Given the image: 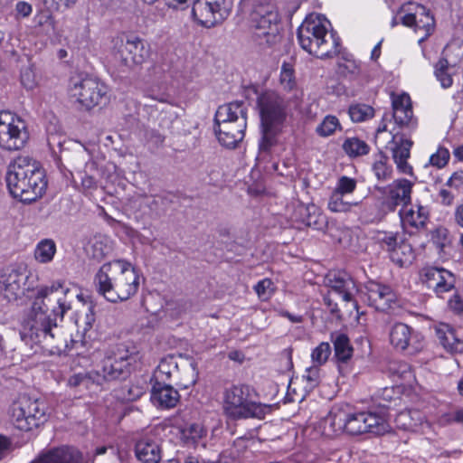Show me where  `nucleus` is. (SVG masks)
<instances>
[{
	"instance_id": "1",
	"label": "nucleus",
	"mask_w": 463,
	"mask_h": 463,
	"mask_svg": "<svg viewBox=\"0 0 463 463\" xmlns=\"http://www.w3.org/2000/svg\"><path fill=\"white\" fill-rule=\"evenodd\" d=\"M70 293L71 289L62 280L38 287L23 323L24 335L38 343L53 339L58 320L62 321L71 308V301L68 298Z\"/></svg>"
},
{
	"instance_id": "2",
	"label": "nucleus",
	"mask_w": 463,
	"mask_h": 463,
	"mask_svg": "<svg viewBox=\"0 0 463 463\" xmlns=\"http://www.w3.org/2000/svg\"><path fill=\"white\" fill-rule=\"evenodd\" d=\"M5 179L12 196L26 203L41 198L47 187L40 163L27 156H18L9 165Z\"/></svg>"
},
{
	"instance_id": "3",
	"label": "nucleus",
	"mask_w": 463,
	"mask_h": 463,
	"mask_svg": "<svg viewBox=\"0 0 463 463\" xmlns=\"http://www.w3.org/2000/svg\"><path fill=\"white\" fill-rule=\"evenodd\" d=\"M97 291L108 301H126L139 288V276L130 263L117 260L103 264L94 278Z\"/></svg>"
},
{
	"instance_id": "4",
	"label": "nucleus",
	"mask_w": 463,
	"mask_h": 463,
	"mask_svg": "<svg viewBox=\"0 0 463 463\" xmlns=\"http://www.w3.org/2000/svg\"><path fill=\"white\" fill-rule=\"evenodd\" d=\"M330 22L321 14H311L298 28L300 47L317 58H330L339 53L340 39L329 33Z\"/></svg>"
},
{
	"instance_id": "5",
	"label": "nucleus",
	"mask_w": 463,
	"mask_h": 463,
	"mask_svg": "<svg viewBox=\"0 0 463 463\" xmlns=\"http://www.w3.org/2000/svg\"><path fill=\"white\" fill-rule=\"evenodd\" d=\"M258 106L262 132L259 146L261 152H268L286 119V104L276 92L266 91L258 98Z\"/></svg>"
},
{
	"instance_id": "6",
	"label": "nucleus",
	"mask_w": 463,
	"mask_h": 463,
	"mask_svg": "<svg viewBox=\"0 0 463 463\" xmlns=\"http://www.w3.org/2000/svg\"><path fill=\"white\" fill-rule=\"evenodd\" d=\"M252 389L246 384H236L223 392V411L232 420L263 419L269 407L253 400Z\"/></svg>"
},
{
	"instance_id": "7",
	"label": "nucleus",
	"mask_w": 463,
	"mask_h": 463,
	"mask_svg": "<svg viewBox=\"0 0 463 463\" xmlns=\"http://www.w3.org/2000/svg\"><path fill=\"white\" fill-rule=\"evenodd\" d=\"M11 419L16 429L23 431L33 430L47 421V405L42 400L23 396L13 403Z\"/></svg>"
},
{
	"instance_id": "8",
	"label": "nucleus",
	"mask_w": 463,
	"mask_h": 463,
	"mask_svg": "<svg viewBox=\"0 0 463 463\" xmlns=\"http://www.w3.org/2000/svg\"><path fill=\"white\" fill-rule=\"evenodd\" d=\"M109 88L96 78H75L71 81L69 96L71 99L87 110L109 101Z\"/></svg>"
},
{
	"instance_id": "9",
	"label": "nucleus",
	"mask_w": 463,
	"mask_h": 463,
	"mask_svg": "<svg viewBox=\"0 0 463 463\" xmlns=\"http://www.w3.org/2000/svg\"><path fill=\"white\" fill-rule=\"evenodd\" d=\"M29 131L24 119L10 111H0V147L17 151L25 146Z\"/></svg>"
},
{
	"instance_id": "10",
	"label": "nucleus",
	"mask_w": 463,
	"mask_h": 463,
	"mask_svg": "<svg viewBox=\"0 0 463 463\" xmlns=\"http://www.w3.org/2000/svg\"><path fill=\"white\" fill-rule=\"evenodd\" d=\"M345 432L356 436L364 433L383 435L391 430L385 417L372 411L346 412L345 411Z\"/></svg>"
},
{
	"instance_id": "11",
	"label": "nucleus",
	"mask_w": 463,
	"mask_h": 463,
	"mask_svg": "<svg viewBox=\"0 0 463 463\" xmlns=\"http://www.w3.org/2000/svg\"><path fill=\"white\" fill-rule=\"evenodd\" d=\"M232 9V0H194L192 15L202 26L212 28L226 20Z\"/></svg>"
},
{
	"instance_id": "12",
	"label": "nucleus",
	"mask_w": 463,
	"mask_h": 463,
	"mask_svg": "<svg viewBox=\"0 0 463 463\" xmlns=\"http://www.w3.org/2000/svg\"><path fill=\"white\" fill-rule=\"evenodd\" d=\"M132 359L124 346H118L117 353L103 359L100 370H93L96 385L101 386L106 382L125 379L129 373L130 360Z\"/></svg>"
},
{
	"instance_id": "13",
	"label": "nucleus",
	"mask_w": 463,
	"mask_h": 463,
	"mask_svg": "<svg viewBox=\"0 0 463 463\" xmlns=\"http://www.w3.org/2000/svg\"><path fill=\"white\" fill-rule=\"evenodd\" d=\"M29 273L23 266H9L0 273V293L9 302L22 298L32 288Z\"/></svg>"
},
{
	"instance_id": "14",
	"label": "nucleus",
	"mask_w": 463,
	"mask_h": 463,
	"mask_svg": "<svg viewBox=\"0 0 463 463\" xmlns=\"http://www.w3.org/2000/svg\"><path fill=\"white\" fill-rule=\"evenodd\" d=\"M419 276L421 284L439 298L455 288V275L450 270L441 267H423L420 270Z\"/></svg>"
},
{
	"instance_id": "15",
	"label": "nucleus",
	"mask_w": 463,
	"mask_h": 463,
	"mask_svg": "<svg viewBox=\"0 0 463 463\" xmlns=\"http://www.w3.org/2000/svg\"><path fill=\"white\" fill-rule=\"evenodd\" d=\"M413 184L407 179H399L383 189L381 211L384 213L394 212L400 205L407 208L411 200Z\"/></svg>"
},
{
	"instance_id": "16",
	"label": "nucleus",
	"mask_w": 463,
	"mask_h": 463,
	"mask_svg": "<svg viewBox=\"0 0 463 463\" xmlns=\"http://www.w3.org/2000/svg\"><path fill=\"white\" fill-rule=\"evenodd\" d=\"M390 341L395 349L408 350L411 354L423 348L421 335L404 323H396L391 327Z\"/></svg>"
},
{
	"instance_id": "17",
	"label": "nucleus",
	"mask_w": 463,
	"mask_h": 463,
	"mask_svg": "<svg viewBox=\"0 0 463 463\" xmlns=\"http://www.w3.org/2000/svg\"><path fill=\"white\" fill-rule=\"evenodd\" d=\"M390 140L387 141L385 148L391 151L394 163L399 171L405 175L412 174V167L408 164L412 142L405 137L404 134L390 131Z\"/></svg>"
},
{
	"instance_id": "18",
	"label": "nucleus",
	"mask_w": 463,
	"mask_h": 463,
	"mask_svg": "<svg viewBox=\"0 0 463 463\" xmlns=\"http://www.w3.org/2000/svg\"><path fill=\"white\" fill-rule=\"evenodd\" d=\"M365 289V301L378 311L387 312L397 305L396 295L389 286L370 281Z\"/></svg>"
},
{
	"instance_id": "19",
	"label": "nucleus",
	"mask_w": 463,
	"mask_h": 463,
	"mask_svg": "<svg viewBox=\"0 0 463 463\" xmlns=\"http://www.w3.org/2000/svg\"><path fill=\"white\" fill-rule=\"evenodd\" d=\"M250 24L252 40L260 46L269 47L279 42V21H271L269 24L268 18L250 16Z\"/></svg>"
},
{
	"instance_id": "20",
	"label": "nucleus",
	"mask_w": 463,
	"mask_h": 463,
	"mask_svg": "<svg viewBox=\"0 0 463 463\" xmlns=\"http://www.w3.org/2000/svg\"><path fill=\"white\" fill-rule=\"evenodd\" d=\"M157 429L143 435L136 443L135 453L142 463H158L162 458L160 439L156 436Z\"/></svg>"
},
{
	"instance_id": "21",
	"label": "nucleus",
	"mask_w": 463,
	"mask_h": 463,
	"mask_svg": "<svg viewBox=\"0 0 463 463\" xmlns=\"http://www.w3.org/2000/svg\"><path fill=\"white\" fill-rule=\"evenodd\" d=\"M248 108L243 101H233L220 106L214 116V123H222L226 130L228 123H237L241 129L247 123Z\"/></svg>"
},
{
	"instance_id": "22",
	"label": "nucleus",
	"mask_w": 463,
	"mask_h": 463,
	"mask_svg": "<svg viewBox=\"0 0 463 463\" xmlns=\"http://www.w3.org/2000/svg\"><path fill=\"white\" fill-rule=\"evenodd\" d=\"M326 284L330 293L337 295L343 301L353 300L356 286L349 274L344 271L329 272L326 277Z\"/></svg>"
},
{
	"instance_id": "23",
	"label": "nucleus",
	"mask_w": 463,
	"mask_h": 463,
	"mask_svg": "<svg viewBox=\"0 0 463 463\" xmlns=\"http://www.w3.org/2000/svg\"><path fill=\"white\" fill-rule=\"evenodd\" d=\"M122 63L127 67L142 64L148 58V49L137 36L128 37L119 50Z\"/></svg>"
},
{
	"instance_id": "24",
	"label": "nucleus",
	"mask_w": 463,
	"mask_h": 463,
	"mask_svg": "<svg viewBox=\"0 0 463 463\" xmlns=\"http://www.w3.org/2000/svg\"><path fill=\"white\" fill-rule=\"evenodd\" d=\"M392 118L401 128L413 129L417 121L413 118L411 98L408 94H402L392 99Z\"/></svg>"
},
{
	"instance_id": "25",
	"label": "nucleus",
	"mask_w": 463,
	"mask_h": 463,
	"mask_svg": "<svg viewBox=\"0 0 463 463\" xmlns=\"http://www.w3.org/2000/svg\"><path fill=\"white\" fill-rule=\"evenodd\" d=\"M180 400L177 390L172 385L156 382L151 391L152 402L161 409H171L176 406Z\"/></svg>"
},
{
	"instance_id": "26",
	"label": "nucleus",
	"mask_w": 463,
	"mask_h": 463,
	"mask_svg": "<svg viewBox=\"0 0 463 463\" xmlns=\"http://www.w3.org/2000/svg\"><path fill=\"white\" fill-rule=\"evenodd\" d=\"M80 452L71 447H60L42 454L32 463H81Z\"/></svg>"
},
{
	"instance_id": "27",
	"label": "nucleus",
	"mask_w": 463,
	"mask_h": 463,
	"mask_svg": "<svg viewBox=\"0 0 463 463\" xmlns=\"http://www.w3.org/2000/svg\"><path fill=\"white\" fill-rule=\"evenodd\" d=\"M227 128L223 130L222 123H214V133L218 138L219 143L227 148H234L242 141L245 136L247 123L244 124L241 129L237 123H228Z\"/></svg>"
},
{
	"instance_id": "28",
	"label": "nucleus",
	"mask_w": 463,
	"mask_h": 463,
	"mask_svg": "<svg viewBox=\"0 0 463 463\" xmlns=\"http://www.w3.org/2000/svg\"><path fill=\"white\" fill-rule=\"evenodd\" d=\"M438 337L443 347L450 353H463V332L443 324L437 329Z\"/></svg>"
},
{
	"instance_id": "29",
	"label": "nucleus",
	"mask_w": 463,
	"mask_h": 463,
	"mask_svg": "<svg viewBox=\"0 0 463 463\" xmlns=\"http://www.w3.org/2000/svg\"><path fill=\"white\" fill-rule=\"evenodd\" d=\"M318 428L322 435L326 437L345 432V411L340 408H333L326 417L320 420Z\"/></svg>"
},
{
	"instance_id": "30",
	"label": "nucleus",
	"mask_w": 463,
	"mask_h": 463,
	"mask_svg": "<svg viewBox=\"0 0 463 463\" xmlns=\"http://www.w3.org/2000/svg\"><path fill=\"white\" fill-rule=\"evenodd\" d=\"M399 214L404 228L412 227L417 230L424 228L429 219L428 209L421 205H417L416 209L414 207L402 208Z\"/></svg>"
},
{
	"instance_id": "31",
	"label": "nucleus",
	"mask_w": 463,
	"mask_h": 463,
	"mask_svg": "<svg viewBox=\"0 0 463 463\" xmlns=\"http://www.w3.org/2000/svg\"><path fill=\"white\" fill-rule=\"evenodd\" d=\"M87 253L94 260H100L111 254L113 250L112 240L105 235H96L86 247Z\"/></svg>"
},
{
	"instance_id": "32",
	"label": "nucleus",
	"mask_w": 463,
	"mask_h": 463,
	"mask_svg": "<svg viewBox=\"0 0 463 463\" xmlns=\"http://www.w3.org/2000/svg\"><path fill=\"white\" fill-rule=\"evenodd\" d=\"M335 357L340 363H347L353 356L354 349L345 334L335 332L331 334Z\"/></svg>"
},
{
	"instance_id": "33",
	"label": "nucleus",
	"mask_w": 463,
	"mask_h": 463,
	"mask_svg": "<svg viewBox=\"0 0 463 463\" xmlns=\"http://www.w3.org/2000/svg\"><path fill=\"white\" fill-rule=\"evenodd\" d=\"M160 200L157 195H138L131 202V207L138 217H144L158 211Z\"/></svg>"
},
{
	"instance_id": "34",
	"label": "nucleus",
	"mask_w": 463,
	"mask_h": 463,
	"mask_svg": "<svg viewBox=\"0 0 463 463\" xmlns=\"http://www.w3.org/2000/svg\"><path fill=\"white\" fill-rule=\"evenodd\" d=\"M456 64H451L445 58H440L435 64L434 74L444 89L450 88L453 84V75L457 73Z\"/></svg>"
},
{
	"instance_id": "35",
	"label": "nucleus",
	"mask_w": 463,
	"mask_h": 463,
	"mask_svg": "<svg viewBox=\"0 0 463 463\" xmlns=\"http://www.w3.org/2000/svg\"><path fill=\"white\" fill-rule=\"evenodd\" d=\"M251 17L268 18L269 24L271 21H280L278 8L269 0H260L252 3Z\"/></svg>"
},
{
	"instance_id": "36",
	"label": "nucleus",
	"mask_w": 463,
	"mask_h": 463,
	"mask_svg": "<svg viewBox=\"0 0 463 463\" xmlns=\"http://www.w3.org/2000/svg\"><path fill=\"white\" fill-rule=\"evenodd\" d=\"M387 370L392 377L402 380L405 383L410 384L414 379L411 365L402 361H391L388 364Z\"/></svg>"
},
{
	"instance_id": "37",
	"label": "nucleus",
	"mask_w": 463,
	"mask_h": 463,
	"mask_svg": "<svg viewBox=\"0 0 463 463\" xmlns=\"http://www.w3.org/2000/svg\"><path fill=\"white\" fill-rule=\"evenodd\" d=\"M56 253V244L52 239L39 241L34 250V258L40 263H49Z\"/></svg>"
},
{
	"instance_id": "38",
	"label": "nucleus",
	"mask_w": 463,
	"mask_h": 463,
	"mask_svg": "<svg viewBox=\"0 0 463 463\" xmlns=\"http://www.w3.org/2000/svg\"><path fill=\"white\" fill-rule=\"evenodd\" d=\"M177 374L178 367L175 358H164L160 361L156 371V382L163 383L166 380H170L172 377H175Z\"/></svg>"
},
{
	"instance_id": "39",
	"label": "nucleus",
	"mask_w": 463,
	"mask_h": 463,
	"mask_svg": "<svg viewBox=\"0 0 463 463\" xmlns=\"http://www.w3.org/2000/svg\"><path fill=\"white\" fill-rule=\"evenodd\" d=\"M345 196L333 190L328 198L327 208L332 213H348L352 208L359 204L358 202H349L345 200Z\"/></svg>"
},
{
	"instance_id": "40",
	"label": "nucleus",
	"mask_w": 463,
	"mask_h": 463,
	"mask_svg": "<svg viewBox=\"0 0 463 463\" xmlns=\"http://www.w3.org/2000/svg\"><path fill=\"white\" fill-rule=\"evenodd\" d=\"M343 150L350 157H357L367 155L370 151V146L366 142L358 137H348L343 143Z\"/></svg>"
},
{
	"instance_id": "41",
	"label": "nucleus",
	"mask_w": 463,
	"mask_h": 463,
	"mask_svg": "<svg viewBox=\"0 0 463 463\" xmlns=\"http://www.w3.org/2000/svg\"><path fill=\"white\" fill-rule=\"evenodd\" d=\"M395 421L400 428L413 430L421 422V415L418 411H403L397 415Z\"/></svg>"
},
{
	"instance_id": "42",
	"label": "nucleus",
	"mask_w": 463,
	"mask_h": 463,
	"mask_svg": "<svg viewBox=\"0 0 463 463\" xmlns=\"http://www.w3.org/2000/svg\"><path fill=\"white\" fill-rule=\"evenodd\" d=\"M304 210L307 213V216L303 222L307 226L315 230H323L325 228L326 223V217L315 204L307 205Z\"/></svg>"
},
{
	"instance_id": "43",
	"label": "nucleus",
	"mask_w": 463,
	"mask_h": 463,
	"mask_svg": "<svg viewBox=\"0 0 463 463\" xmlns=\"http://www.w3.org/2000/svg\"><path fill=\"white\" fill-rule=\"evenodd\" d=\"M412 257L413 251L411 246L403 241H400L398 247H396L390 255L391 260L400 267L410 263Z\"/></svg>"
},
{
	"instance_id": "44",
	"label": "nucleus",
	"mask_w": 463,
	"mask_h": 463,
	"mask_svg": "<svg viewBox=\"0 0 463 463\" xmlns=\"http://www.w3.org/2000/svg\"><path fill=\"white\" fill-rule=\"evenodd\" d=\"M417 11L419 12V19L416 22V31L424 30L425 35L420 39L421 43L426 37H428L434 29V18L430 14L429 11L423 5H417Z\"/></svg>"
},
{
	"instance_id": "45",
	"label": "nucleus",
	"mask_w": 463,
	"mask_h": 463,
	"mask_svg": "<svg viewBox=\"0 0 463 463\" xmlns=\"http://www.w3.org/2000/svg\"><path fill=\"white\" fill-rule=\"evenodd\" d=\"M336 130H342L339 119L333 115H327L322 122L317 127V133L322 137L332 136Z\"/></svg>"
},
{
	"instance_id": "46",
	"label": "nucleus",
	"mask_w": 463,
	"mask_h": 463,
	"mask_svg": "<svg viewBox=\"0 0 463 463\" xmlns=\"http://www.w3.org/2000/svg\"><path fill=\"white\" fill-rule=\"evenodd\" d=\"M375 239L381 247L389 252V255L394 250L402 241L397 232H378Z\"/></svg>"
},
{
	"instance_id": "47",
	"label": "nucleus",
	"mask_w": 463,
	"mask_h": 463,
	"mask_svg": "<svg viewBox=\"0 0 463 463\" xmlns=\"http://www.w3.org/2000/svg\"><path fill=\"white\" fill-rule=\"evenodd\" d=\"M181 434L186 442L195 443L206 434V430L202 424L194 422L185 424L181 429Z\"/></svg>"
},
{
	"instance_id": "48",
	"label": "nucleus",
	"mask_w": 463,
	"mask_h": 463,
	"mask_svg": "<svg viewBox=\"0 0 463 463\" xmlns=\"http://www.w3.org/2000/svg\"><path fill=\"white\" fill-rule=\"evenodd\" d=\"M373 109L365 104H354L348 109L350 118L354 122H363L373 117Z\"/></svg>"
},
{
	"instance_id": "49",
	"label": "nucleus",
	"mask_w": 463,
	"mask_h": 463,
	"mask_svg": "<svg viewBox=\"0 0 463 463\" xmlns=\"http://www.w3.org/2000/svg\"><path fill=\"white\" fill-rule=\"evenodd\" d=\"M254 290L260 300L267 301L275 293L276 287L270 279L266 278L254 286Z\"/></svg>"
},
{
	"instance_id": "50",
	"label": "nucleus",
	"mask_w": 463,
	"mask_h": 463,
	"mask_svg": "<svg viewBox=\"0 0 463 463\" xmlns=\"http://www.w3.org/2000/svg\"><path fill=\"white\" fill-rule=\"evenodd\" d=\"M96 169H97L96 163L90 159L85 163L84 171L80 172V179H81V186L84 189H86V190L94 189L97 186L96 178L93 175L89 174V172L91 173L92 171H95Z\"/></svg>"
},
{
	"instance_id": "51",
	"label": "nucleus",
	"mask_w": 463,
	"mask_h": 463,
	"mask_svg": "<svg viewBox=\"0 0 463 463\" xmlns=\"http://www.w3.org/2000/svg\"><path fill=\"white\" fill-rule=\"evenodd\" d=\"M331 351L329 343H320L311 353L312 362L317 366L326 364L331 354Z\"/></svg>"
},
{
	"instance_id": "52",
	"label": "nucleus",
	"mask_w": 463,
	"mask_h": 463,
	"mask_svg": "<svg viewBox=\"0 0 463 463\" xmlns=\"http://www.w3.org/2000/svg\"><path fill=\"white\" fill-rule=\"evenodd\" d=\"M68 383L72 387L83 385L85 388L90 389L92 385H96L94 372L75 373L70 377Z\"/></svg>"
},
{
	"instance_id": "53",
	"label": "nucleus",
	"mask_w": 463,
	"mask_h": 463,
	"mask_svg": "<svg viewBox=\"0 0 463 463\" xmlns=\"http://www.w3.org/2000/svg\"><path fill=\"white\" fill-rule=\"evenodd\" d=\"M357 182L355 179L346 175H342L337 179L334 191L348 195L353 194L356 189Z\"/></svg>"
},
{
	"instance_id": "54",
	"label": "nucleus",
	"mask_w": 463,
	"mask_h": 463,
	"mask_svg": "<svg viewBox=\"0 0 463 463\" xmlns=\"http://www.w3.org/2000/svg\"><path fill=\"white\" fill-rule=\"evenodd\" d=\"M302 380L306 382L305 389L311 391L317 387L320 382V368L313 365L307 368L302 376Z\"/></svg>"
},
{
	"instance_id": "55",
	"label": "nucleus",
	"mask_w": 463,
	"mask_h": 463,
	"mask_svg": "<svg viewBox=\"0 0 463 463\" xmlns=\"http://www.w3.org/2000/svg\"><path fill=\"white\" fill-rule=\"evenodd\" d=\"M280 84L287 90H292L296 86L294 70L288 63H283L281 67Z\"/></svg>"
},
{
	"instance_id": "56",
	"label": "nucleus",
	"mask_w": 463,
	"mask_h": 463,
	"mask_svg": "<svg viewBox=\"0 0 463 463\" xmlns=\"http://www.w3.org/2000/svg\"><path fill=\"white\" fill-rule=\"evenodd\" d=\"M450 153L448 148L439 146L436 153L430 156V164L437 168H442L449 163Z\"/></svg>"
},
{
	"instance_id": "57",
	"label": "nucleus",
	"mask_w": 463,
	"mask_h": 463,
	"mask_svg": "<svg viewBox=\"0 0 463 463\" xmlns=\"http://www.w3.org/2000/svg\"><path fill=\"white\" fill-rule=\"evenodd\" d=\"M431 241L437 248L442 250L446 245L450 243L449 231L444 227L434 229L431 232Z\"/></svg>"
},
{
	"instance_id": "58",
	"label": "nucleus",
	"mask_w": 463,
	"mask_h": 463,
	"mask_svg": "<svg viewBox=\"0 0 463 463\" xmlns=\"http://www.w3.org/2000/svg\"><path fill=\"white\" fill-rule=\"evenodd\" d=\"M43 6L50 12H57L61 9L72 7L77 0H40Z\"/></svg>"
},
{
	"instance_id": "59",
	"label": "nucleus",
	"mask_w": 463,
	"mask_h": 463,
	"mask_svg": "<svg viewBox=\"0 0 463 463\" xmlns=\"http://www.w3.org/2000/svg\"><path fill=\"white\" fill-rule=\"evenodd\" d=\"M373 171L379 180H387L391 178L392 168L383 160L377 161L373 165Z\"/></svg>"
},
{
	"instance_id": "60",
	"label": "nucleus",
	"mask_w": 463,
	"mask_h": 463,
	"mask_svg": "<svg viewBox=\"0 0 463 463\" xmlns=\"http://www.w3.org/2000/svg\"><path fill=\"white\" fill-rule=\"evenodd\" d=\"M21 82L24 88L28 90H32L35 87V76L33 70L29 67H26L21 71Z\"/></svg>"
},
{
	"instance_id": "61",
	"label": "nucleus",
	"mask_w": 463,
	"mask_h": 463,
	"mask_svg": "<svg viewBox=\"0 0 463 463\" xmlns=\"http://www.w3.org/2000/svg\"><path fill=\"white\" fill-rule=\"evenodd\" d=\"M32 5L24 1H19L15 5V13L19 17H27L32 14Z\"/></svg>"
},
{
	"instance_id": "62",
	"label": "nucleus",
	"mask_w": 463,
	"mask_h": 463,
	"mask_svg": "<svg viewBox=\"0 0 463 463\" xmlns=\"http://www.w3.org/2000/svg\"><path fill=\"white\" fill-rule=\"evenodd\" d=\"M448 305L453 312L457 314L463 313V298L458 295H454L453 298L449 300Z\"/></svg>"
},
{
	"instance_id": "63",
	"label": "nucleus",
	"mask_w": 463,
	"mask_h": 463,
	"mask_svg": "<svg viewBox=\"0 0 463 463\" xmlns=\"http://www.w3.org/2000/svg\"><path fill=\"white\" fill-rule=\"evenodd\" d=\"M419 19V12L417 11V7L415 8L414 13H409L406 14L402 19V22L404 25L410 26V27H415L416 28V22Z\"/></svg>"
},
{
	"instance_id": "64",
	"label": "nucleus",
	"mask_w": 463,
	"mask_h": 463,
	"mask_svg": "<svg viewBox=\"0 0 463 463\" xmlns=\"http://www.w3.org/2000/svg\"><path fill=\"white\" fill-rule=\"evenodd\" d=\"M439 197L443 205L449 206L452 204L455 195L447 189H441L439 193Z\"/></svg>"
}]
</instances>
